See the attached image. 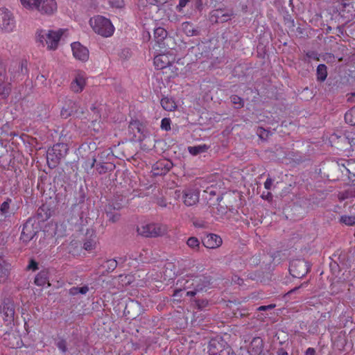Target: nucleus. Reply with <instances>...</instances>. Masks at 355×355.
Wrapping results in <instances>:
<instances>
[{"mask_svg": "<svg viewBox=\"0 0 355 355\" xmlns=\"http://www.w3.org/2000/svg\"><path fill=\"white\" fill-rule=\"evenodd\" d=\"M183 201L185 205L192 206L199 200V191L195 188H187L183 191Z\"/></svg>", "mask_w": 355, "mask_h": 355, "instance_id": "4468645a", "label": "nucleus"}, {"mask_svg": "<svg viewBox=\"0 0 355 355\" xmlns=\"http://www.w3.org/2000/svg\"><path fill=\"white\" fill-rule=\"evenodd\" d=\"M64 29L46 30L40 29L36 32V39L43 46L49 51L56 50Z\"/></svg>", "mask_w": 355, "mask_h": 355, "instance_id": "f257e3e1", "label": "nucleus"}, {"mask_svg": "<svg viewBox=\"0 0 355 355\" xmlns=\"http://www.w3.org/2000/svg\"><path fill=\"white\" fill-rule=\"evenodd\" d=\"M46 78L44 75H40L37 77V80L41 82L42 84L46 81Z\"/></svg>", "mask_w": 355, "mask_h": 355, "instance_id": "864d4df0", "label": "nucleus"}, {"mask_svg": "<svg viewBox=\"0 0 355 355\" xmlns=\"http://www.w3.org/2000/svg\"><path fill=\"white\" fill-rule=\"evenodd\" d=\"M161 128L165 130H170L171 129L170 119H166V118L163 119L161 122Z\"/></svg>", "mask_w": 355, "mask_h": 355, "instance_id": "58836bf2", "label": "nucleus"}, {"mask_svg": "<svg viewBox=\"0 0 355 355\" xmlns=\"http://www.w3.org/2000/svg\"><path fill=\"white\" fill-rule=\"evenodd\" d=\"M231 101L236 108H240L244 105L243 99L236 95H233L231 96Z\"/></svg>", "mask_w": 355, "mask_h": 355, "instance_id": "473e14b6", "label": "nucleus"}, {"mask_svg": "<svg viewBox=\"0 0 355 355\" xmlns=\"http://www.w3.org/2000/svg\"><path fill=\"white\" fill-rule=\"evenodd\" d=\"M58 348L63 353L67 352V345L66 342L64 340H61L58 341L56 344Z\"/></svg>", "mask_w": 355, "mask_h": 355, "instance_id": "a19ab883", "label": "nucleus"}, {"mask_svg": "<svg viewBox=\"0 0 355 355\" xmlns=\"http://www.w3.org/2000/svg\"><path fill=\"white\" fill-rule=\"evenodd\" d=\"M3 80L4 76L0 74V95L5 98L10 92V85L9 83H6Z\"/></svg>", "mask_w": 355, "mask_h": 355, "instance_id": "b1692460", "label": "nucleus"}, {"mask_svg": "<svg viewBox=\"0 0 355 355\" xmlns=\"http://www.w3.org/2000/svg\"><path fill=\"white\" fill-rule=\"evenodd\" d=\"M202 243L207 248L214 249L220 246L222 239L216 234H209L203 238Z\"/></svg>", "mask_w": 355, "mask_h": 355, "instance_id": "a211bd4d", "label": "nucleus"}, {"mask_svg": "<svg viewBox=\"0 0 355 355\" xmlns=\"http://www.w3.org/2000/svg\"><path fill=\"white\" fill-rule=\"evenodd\" d=\"M37 226H35L34 220L28 219L23 225L20 240L27 243L32 240L37 232Z\"/></svg>", "mask_w": 355, "mask_h": 355, "instance_id": "6e6552de", "label": "nucleus"}, {"mask_svg": "<svg viewBox=\"0 0 355 355\" xmlns=\"http://www.w3.org/2000/svg\"><path fill=\"white\" fill-rule=\"evenodd\" d=\"M10 266L0 256V283H4L8 278Z\"/></svg>", "mask_w": 355, "mask_h": 355, "instance_id": "aec40b11", "label": "nucleus"}, {"mask_svg": "<svg viewBox=\"0 0 355 355\" xmlns=\"http://www.w3.org/2000/svg\"><path fill=\"white\" fill-rule=\"evenodd\" d=\"M27 269L28 270H36L38 269V267H37V263L36 261H35L34 260L31 259L28 263V265L27 266Z\"/></svg>", "mask_w": 355, "mask_h": 355, "instance_id": "c03bdc74", "label": "nucleus"}, {"mask_svg": "<svg viewBox=\"0 0 355 355\" xmlns=\"http://www.w3.org/2000/svg\"><path fill=\"white\" fill-rule=\"evenodd\" d=\"M327 76V68L324 64H320L317 68V78L320 81H323Z\"/></svg>", "mask_w": 355, "mask_h": 355, "instance_id": "bb28decb", "label": "nucleus"}, {"mask_svg": "<svg viewBox=\"0 0 355 355\" xmlns=\"http://www.w3.org/2000/svg\"><path fill=\"white\" fill-rule=\"evenodd\" d=\"M315 353V349L313 348H312V355H313Z\"/></svg>", "mask_w": 355, "mask_h": 355, "instance_id": "774afa93", "label": "nucleus"}, {"mask_svg": "<svg viewBox=\"0 0 355 355\" xmlns=\"http://www.w3.org/2000/svg\"><path fill=\"white\" fill-rule=\"evenodd\" d=\"M35 10L41 14L52 15L57 10V3L55 0H37Z\"/></svg>", "mask_w": 355, "mask_h": 355, "instance_id": "9d476101", "label": "nucleus"}, {"mask_svg": "<svg viewBox=\"0 0 355 355\" xmlns=\"http://www.w3.org/2000/svg\"><path fill=\"white\" fill-rule=\"evenodd\" d=\"M96 242L93 240L87 241L84 243V248L86 250H92L95 248Z\"/></svg>", "mask_w": 355, "mask_h": 355, "instance_id": "ea45409f", "label": "nucleus"}, {"mask_svg": "<svg viewBox=\"0 0 355 355\" xmlns=\"http://www.w3.org/2000/svg\"><path fill=\"white\" fill-rule=\"evenodd\" d=\"M37 1V0H19L22 8L29 11L35 10Z\"/></svg>", "mask_w": 355, "mask_h": 355, "instance_id": "cd10ccee", "label": "nucleus"}, {"mask_svg": "<svg viewBox=\"0 0 355 355\" xmlns=\"http://www.w3.org/2000/svg\"><path fill=\"white\" fill-rule=\"evenodd\" d=\"M146 3L150 5H155L157 3H163L166 2L167 0H145Z\"/></svg>", "mask_w": 355, "mask_h": 355, "instance_id": "09e8293b", "label": "nucleus"}, {"mask_svg": "<svg viewBox=\"0 0 355 355\" xmlns=\"http://www.w3.org/2000/svg\"><path fill=\"white\" fill-rule=\"evenodd\" d=\"M72 112H73L72 109L71 110H68L67 109L64 107L61 110L60 114H61L62 117L67 118L68 116H69L71 114Z\"/></svg>", "mask_w": 355, "mask_h": 355, "instance_id": "a18cd8bd", "label": "nucleus"}, {"mask_svg": "<svg viewBox=\"0 0 355 355\" xmlns=\"http://www.w3.org/2000/svg\"><path fill=\"white\" fill-rule=\"evenodd\" d=\"M324 60L327 62H334L335 60V58L334 54L330 53H327L324 55Z\"/></svg>", "mask_w": 355, "mask_h": 355, "instance_id": "de8ad7c7", "label": "nucleus"}, {"mask_svg": "<svg viewBox=\"0 0 355 355\" xmlns=\"http://www.w3.org/2000/svg\"><path fill=\"white\" fill-rule=\"evenodd\" d=\"M159 205L162 207H165L166 206V203L163 201L159 202Z\"/></svg>", "mask_w": 355, "mask_h": 355, "instance_id": "680f3d73", "label": "nucleus"}, {"mask_svg": "<svg viewBox=\"0 0 355 355\" xmlns=\"http://www.w3.org/2000/svg\"><path fill=\"white\" fill-rule=\"evenodd\" d=\"M340 221L349 226L354 225H355V216L343 215L340 216Z\"/></svg>", "mask_w": 355, "mask_h": 355, "instance_id": "c756f323", "label": "nucleus"}, {"mask_svg": "<svg viewBox=\"0 0 355 355\" xmlns=\"http://www.w3.org/2000/svg\"><path fill=\"white\" fill-rule=\"evenodd\" d=\"M272 184V180L270 178H267L266 182H264V187L269 190L271 188Z\"/></svg>", "mask_w": 355, "mask_h": 355, "instance_id": "3c124183", "label": "nucleus"}, {"mask_svg": "<svg viewBox=\"0 0 355 355\" xmlns=\"http://www.w3.org/2000/svg\"><path fill=\"white\" fill-rule=\"evenodd\" d=\"M130 128L132 130H137L138 132L144 134V127L143 125L138 121H131L129 125Z\"/></svg>", "mask_w": 355, "mask_h": 355, "instance_id": "7c9ffc66", "label": "nucleus"}, {"mask_svg": "<svg viewBox=\"0 0 355 355\" xmlns=\"http://www.w3.org/2000/svg\"><path fill=\"white\" fill-rule=\"evenodd\" d=\"M263 343L261 338L257 337L252 339L249 348L250 355H264Z\"/></svg>", "mask_w": 355, "mask_h": 355, "instance_id": "6ab92c4d", "label": "nucleus"}, {"mask_svg": "<svg viewBox=\"0 0 355 355\" xmlns=\"http://www.w3.org/2000/svg\"><path fill=\"white\" fill-rule=\"evenodd\" d=\"M230 19V15L226 14H223L221 15V19H220V21L223 22L224 21H227Z\"/></svg>", "mask_w": 355, "mask_h": 355, "instance_id": "5fc2aeb1", "label": "nucleus"}, {"mask_svg": "<svg viewBox=\"0 0 355 355\" xmlns=\"http://www.w3.org/2000/svg\"><path fill=\"white\" fill-rule=\"evenodd\" d=\"M162 107L166 111H173L177 107L175 101L169 97H164L161 100Z\"/></svg>", "mask_w": 355, "mask_h": 355, "instance_id": "5701e85b", "label": "nucleus"}, {"mask_svg": "<svg viewBox=\"0 0 355 355\" xmlns=\"http://www.w3.org/2000/svg\"><path fill=\"white\" fill-rule=\"evenodd\" d=\"M173 164L167 159L160 160L153 166V173L155 175H165L172 168Z\"/></svg>", "mask_w": 355, "mask_h": 355, "instance_id": "f3484780", "label": "nucleus"}, {"mask_svg": "<svg viewBox=\"0 0 355 355\" xmlns=\"http://www.w3.org/2000/svg\"><path fill=\"white\" fill-rule=\"evenodd\" d=\"M345 120L347 123L351 125H355V107H352L347 111L345 114ZM338 146L336 148L352 152L355 155V133L348 135L347 136L338 137Z\"/></svg>", "mask_w": 355, "mask_h": 355, "instance_id": "7ed1b4c3", "label": "nucleus"}, {"mask_svg": "<svg viewBox=\"0 0 355 355\" xmlns=\"http://www.w3.org/2000/svg\"><path fill=\"white\" fill-rule=\"evenodd\" d=\"M86 85V74L83 71H77L74 79L71 83V89L75 93L81 92Z\"/></svg>", "mask_w": 355, "mask_h": 355, "instance_id": "2eb2a0df", "label": "nucleus"}, {"mask_svg": "<svg viewBox=\"0 0 355 355\" xmlns=\"http://www.w3.org/2000/svg\"><path fill=\"white\" fill-rule=\"evenodd\" d=\"M182 288H179V289H176L174 292V294L173 295L175 297H178L179 296V293H180L182 292Z\"/></svg>", "mask_w": 355, "mask_h": 355, "instance_id": "4d7b16f0", "label": "nucleus"}, {"mask_svg": "<svg viewBox=\"0 0 355 355\" xmlns=\"http://www.w3.org/2000/svg\"><path fill=\"white\" fill-rule=\"evenodd\" d=\"M1 315L5 322L8 324H11L14 321L15 317V304L10 300L3 302L0 311Z\"/></svg>", "mask_w": 355, "mask_h": 355, "instance_id": "1a4fd4ad", "label": "nucleus"}, {"mask_svg": "<svg viewBox=\"0 0 355 355\" xmlns=\"http://www.w3.org/2000/svg\"><path fill=\"white\" fill-rule=\"evenodd\" d=\"M96 162V159H93V162H92V166H93L94 165V163Z\"/></svg>", "mask_w": 355, "mask_h": 355, "instance_id": "338daca9", "label": "nucleus"}, {"mask_svg": "<svg viewBox=\"0 0 355 355\" xmlns=\"http://www.w3.org/2000/svg\"><path fill=\"white\" fill-rule=\"evenodd\" d=\"M209 281L204 276L188 277L178 279L177 284L186 291L187 296L193 297L206 288Z\"/></svg>", "mask_w": 355, "mask_h": 355, "instance_id": "f03ea898", "label": "nucleus"}, {"mask_svg": "<svg viewBox=\"0 0 355 355\" xmlns=\"http://www.w3.org/2000/svg\"><path fill=\"white\" fill-rule=\"evenodd\" d=\"M226 343L221 339H211L208 345L209 355H223Z\"/></svg>", "mask_w": 355, "mask_h": 355, "instance_id": "dca6fc26", "label": "nucleus"}, {"mask_svg": "<svg viewBox=\"0 0 355 355\" xmlns=\"http://www.w3.org/2000/svg\"><path fill=\"white\" fill-rule=\"evenodd\" d=\"M110 5L116 8H121L124 6L123 0H109Z\"/></svg>", "mask_w": 355, "mask_h": 355, "instance_id": "4c0bfd02", "label": "nucleus"}, {"mask_svg": "<svg viewBox=\"0 0 355 355\" xmlns=\"http://www.w3.org/2000/svg\"><path fill=\"white\" fill-rule=\"evenodd\" d=\"M166 35L167 32L164 28L162 27H158L155 29L154 36L157 40L158 42L164 40L166 37Z\"/></svg>", "mask_w": 355, "mask_h": 355, "instance_id": "c85d7f7f", "label": "nucleus"}, {"mask_svg": "<svg viewBox=\"0 0 355 355\" xmlns=\"http://www.w3.org/2000/svg\"><path fill=\"white\" fill-rule=\"evenodd\" d=\"M216 13H217V17H218V18H219V15L221 13V12H220V11L217 10V11H216Z\"/></svg>", "mask_w": 355, "mask_h": 355, "instance_id": "0e129e2a", "label": "nucleus"}, {"mask_svg": "<svg viewBox=\"0 0 355 355\" xmlns=\"http://www.w3.org/2000/svg\"><path fill=\"white\" fill-rule=\"evenodd\" d=\"M182 29L187 36H193L198 34V29L195 28L193 25L189 22H184L182 25Z\"/></svg>", "mask_w": 355, "mask_h": 355, "instance_id": "393cba45", "label": "nucleus"}, {"mask_svg": "<svg viewBox=\"0 0 355 355\" xmlns=\"http://www.w3.org/2000/svg\"><path fill=\"white\" fill-rule=\"evenodd\" d=\"M339 15L345 21H349L355 17V0H343L337 7Z\"/></svg>", "mask_w": 355, "mask_h": 355, "instance_id": "0eeeda50", "label": "nucleus"}, {"mask_svg": "<svg viewBox=\"0 0 355 355\" xmlns=\"http://www.w3.org/2000/svg\"><path fill=\"white\" fill-rule=\"evenodd\" d=\"M208 148H209V147L207 145L200 144V145L194 146H189V147H188V150L190 154H191L193 155H197L202 153L206 152Z\"/></svg>", "mask_w": 355, "mask_h": 355, "instance_id": "a878e982", "label": "nucleus"}, {"mask_svg": "<svg viewBox=\"0 0 355 355\" xmlns=\"http://www.w3.org/2000/svg\"><path fill=\"white\" fill-rule=\"evenodd\" d=\"M174 60L175 56L173 53L170 52L161 53L155 56L154 65L157 69H163L173 62Z\"/></svg>", "mask_w": 355, "mask_h": 355, "instance_id": "9b49d317", "label": "nucleus"}, {"mask_svg": "<svg viewBox=\"0 0 355 355\" xmlns=\"http://www.w3.org/2000/svg\"><path fill=\"white\" fill-rule=\"evenodd\" d=\"M17 30L14 12L6 7L0 8V34H11Z\"/></svg>", "mask_w": 355, "mask_h": 355, "instance_id": "39448f33", "label": "nucleus"}, {"mask_svg": "<svg viewBox=\"0 0 355 355\" xmlns=\"http://www.w3.org/2000/svg\"><path fill=\"white\" fill-rule=\"evenodd\" d=\"M289 272L293 277L301 278L307 272L306 266L302 260L293 261L290 263Z\"/></svg>", "mask_w": 355, "mask_h": 355, "instance_id": "f8f14e48", "label": "nucleus"}, {"mask_svg": "<svg viewBox=\"0 0 355 355\" xmlns=\"http://www.w3.org/2000/svg\"><path fill=\"white\" fill-rule=\"evenodd\" d=\"M10 202L11 200H7L1 204L0 208V221L10 217L12 214V212L10 210Z\"/></svg>", "mask_w": 355, "mask_h": 355, "instance_id": "412c9836", "label": "nucleus"}, {"mask_svg": "<svg viewBox=\"0 0 355 355\" xmlns=\"http://www.w3.org/2000/svg\"><path fill=\"white\" fill-rule=\"evenodd\" d=\"M310 354H311V347L308 348L306 350V355H310Z\"/></svg>", "mask_w": 355, "mask_h": 355, "instance_id": "bf43d9fd", "label": "nucleus"}, {"mask_svg": "<svg viewBox=\"0 0 355 355\" xmlns=\"http://www.w3.org/2000/svg\"><path fill=\"white\" fill-rule=\"evenodd\" d=\"M89 24L95 33L105 37L112 36L114 32V27L111 21L101 15L92 17Z\"/></svg>", "mask_w": 355, "mask_h": 355, "instance_id": "20e7f679", "label": "nucleus"}, {"mask_svg": "<svg viewBox=\"0 0 355 355\" xmlns=\"http://www.w3.org/2000/svg\"><path fill=\"white\" fill-rule=\"evenodd\" d=\"M107 216L109 217V220L112 222L114 223L119 220L120 216L118 214H107Z\"/></svg>", "mask_w": 355, "mask_h": 355, "instance_id": "49530a36", "label": "nucleus"}, {"mask_svg": "<svg viewBox=\"0 0 355 355\" xmlns=\"http://www.w3.org/2000/svg\"><path fill=\"white\" fill-rule=\"evenodd\" d=\"M189 1L190 0H179V3L176 6V10L178 12H181Z\"/></svg>", "mask_w": 355, "mask_h": 355, "instance_id": "79ce46f5", "label": "nucleus"}, {"mask_svg": "<svg viewBox=\"0 0 355 355\" xmlns=\"http://www.w3.org/2000/svg\"><path fill=\"white\" fill-rule=\"evenodd\" d=\"M137 232L145 237H156L165 234L167 227L162 224L146 223L138 227Z\"/></svg>", "mask_w": 355, "mask_h": 355, "instance_id": "423d86ee", "label": "nucleus"}, {"mask_svg": "<svg viewBox=\"0 0 355 355\" xmlns=\"http://www.w3.org/2000/svg\"><path fill=\"white\" fill-rule=\"evenodd\" d=\"M207 304V302H205L204 301L202 302V304H198V306L199 308H201L202 306H204L205 304Z\"/></svg>", "mask_w": 355, "mask_h": 355, "instance_id": "13d9d810", "label": "nucleus"}, {"mask_svg": "<svg viewBox=\"0 0 355 355\" xmlns=\"http://www.w3.org/2000/svg\"><path fill=\"white\" fill-rule=\"evenodd\" d=\"M60 147L63 148L64 146V145H61V144L54 145L53 147L52 148V149L51 150L48 151L47 158L49 159L51 157V156L52 155L51 152H53V154H55V152L59 150Z\"/></svg>", "mask_w": 355, "mask_h": 355, "instance_id": "37998d69", "label": "nucleus"}, {"mask_svg": "<svg viewBox=\"0 0 355 355\" xmlns=\"http://www.w3.org/2000/svg\"><path fill=\"white\" fill-rule=\"evenodd\" d=\"M304 285L307 286V283L302 284L301 286L300 287H295V288L291 290L289 292H288L287 295H289L293 292H295L296 291L299 290L301 287L304 286Z\"/></svg>", "mask_w": 355, "mask_h": 355, "instance_id": "6e6d98bb", "label": "nucleus"}, {"mask_svg": "<svg viewBox=\"0 0 355 355\" xmlns=\"http://www.w3.org/2000/svg\"><path fill=\"white\" fill-rule=\"evenodd\" d=\"M73 55L74 58L82 62H86L89 59V51L83 46L80 42H73L71 45Z\"/></svg>", "mask_w": 355, "mask_h": 355, "instance_id": "ddd939ff", "label": "nucleus"}, {"mask_svg": "<svg viewBox=\"0 0 355 355\" xmlns=\"http://www.w3.org/2000/svg\"><path fill=\"white\" fill-rule=\"evenodd\" d=\"M227 355H236V354L234 353H233V352L230 353V352H227Z\"/></svg>", "mask_w": 355, "mask_h": 355, "instance_id": "e2e57ef3", "label": "nucleus"}, {"mask_svg": "<svg viewBox=\"0 0 355 355\" xmlns=\"http://www.w3.org/2000/svg\"><path fill=\"white\" fill-rule=\"evenodd\" d=\"M88 291L89 288L87 286H84L83 287H73L70 289V293L72 295H76L78 293L85 295L88 292Z\"/></svg>", "mask_w": 355, "mask_h": 355, "instance_id": "2f4dec72", "label": "nucleus"}, {"mask_svg": "<svg viewBox=\"0 0 355 355\" xmlns=\"http://www.w3.org/2000/svg\"><path fill=\"white\" fill-rule=\"evenodd\" d=\"M143 252L145 254H144L143 253H141L139 254V257H134L133 255H132V256L130 257V259H135V260H138L139 261H141V262H146V261H148V258L146 257L148 252L146 250H143Z\"/></svg>", "mask_w": 355, "mask_h": 355, "instance_id": "e433bc0d", "label": "nucleus"}, {"mask_svg": "<svg viewBox=\"0 0 355 355\" xmlns=\"http://www.w3.org/2000/svg\"><path fill=\"white\" fill-rule=\"evenodd\" d=\"M352 164L350 163L349 161L347 162V174L349 179L351 180L352 182L355 183V172L352 171Z\"/></svg>", "mask_w": 355, "mask_h": 355, "instance_id": "c9c22d12", "label": "nucleus"}, {"mask_svg": "<svg viewBox=\"0 0 355 355\" xmlns=\"http://www.w3.org/2000/svg\"><path fill=\"white\" fill-rule=\"evenodd\" d=\"M187 244L192 249H197L199 247L200 241L196 237H190L187 240Z\"/></svg>", "mask_w": 355, "mask_h": 355, "instance_id": "72a5a7b5", "label": "nucleus"}, {"mask_svg": "<svg viewBox=\"0 0 355 355\" xmlns=\"http://www.w3.org/2000/svg\"><path fill=\"white\" fill-rule=\"evenodd\" d=\"M35 283L36 285L40 286H43L46 284H48V286H50V284L49 283V272L47 270H42L40 271L35 279Z\"/></svg>", "mask_w": 355, "mask_h": 355, "instance_id": "4be33fe9", "label": "nucleus"}, {"mask_svg": "<svg viewBox=\"0 0 355 355\" xmlns=\"http://www.w3.org/2000/svg\"><path fill=\"white\" fill-rule=\"evenodd\" d=\"M126 259H123L122 257H120L118 261L113 259V260H109L107 261V267L109 269L114 270L118 263H123Z\"/></svg>", "mask_w": 355, "mask_h": 355, "instance_id": "f704fd0d", "label": "nucleus"}, {"mask_svg": "<svg viewBox=\"0 0 355 355\" xmlns=\"http://www.w3.org/2000/svg\"><path fill=\"white\" fill-rule=\"evenodd\" d=\"M281 355H288L286 352H283Z\"/></svg>", "mask_w": 355, "mask_h": 355, "instance_id": "69168bd1", "label": "nucleus"}, {"mask_svg": "<svg viewBox=\"0 0 355 355\" xmlns=\"http://www.w3.org/2000/svg\"><path fill=\"white\" fill-rule=\"evenodd\" d=\"M275 304H269L268 306H261L257 309V310L258 311H266V310H269V309H272L275 308Z\"/></svg>", "mask_w": 355, "mask_h": 355, "instance_id": "8fccbe9b", "label": "nucleus"}, {"mask_svg": "<svg viewBox=\"0 0 355 355\" xmlns=\"http://www.w3.org/2000/svg\"><path fill=\"white\" fill-rule=\"evenodd\" d=\"M125 278L128 279V283L130 284V282H131V277L130 275H128V276H126Z\"/></svg>", "mask_w": 355, "mask_h": 355, "instance_id": "052dcab7", "label": "nucleus"}, {"mask_svg": "<svg viewBox=\"0 0 355 355\" xmlns=\"http://www.w3.org/2000/svg\"><path fill=\"white\" fill-rule=\"evenodd\" d=\"M261 198H262L263 199H265V200H272V196L271 193H270V192H267L266 194H265V193H263V194L261 195Z\"/></svg>", "mask_w": 355, "mask_h": 355, "instance_id": "603ef678", "label": "nucleus"}]
</instances>
